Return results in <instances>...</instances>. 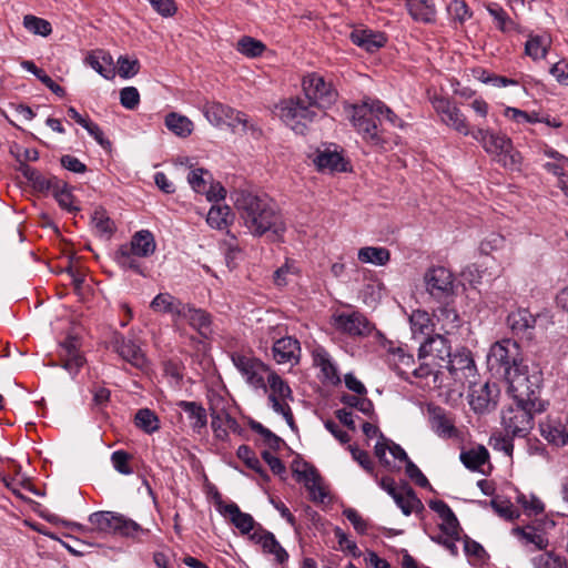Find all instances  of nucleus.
<instances>
[{
	"mask_svg": "<svg viewBox=\"0 0 568 568\" xmlns=\"http://www.w3.org/2000/svg\"><path fill=\"white\" fill-rule=\"evenodd\" d=\"M508 383V392L514 400L528 403L532 407H542L545 403L539 398L542 373L538 366L528 367L521 365L519 372L513 373L505 379Z\"/></svg>",
	"mask_w": 568,
	"mask_h": 568,
	"instance_id": "1",
	"label": "nucleus"
},
{
	"mask_svg": "<svg viewBox=\"0 0 568 568\" xmlns=\"http://www.w3.org/2000/svg\"><path fill=\"white\" fill-rule=\"evenodd\" d=\"M519 346L516 341L506 338L494 343L487 354V367L490 373L506 379L521 367Z\"/></svg>",
	"mask_w": 568,
	"mask_h": 568,
	"instance_id": "2",
	"label": "nucleus"
},
{
	"mask_svg": "<svg viewBox=\"0 0 568 568\" xmlns=\"http://www.w3.org/2000/svg\"><path fill=\"white\" fill-rule=\"evenodd\" d=\"M89 523L95 530L104 534L135 538L139 534L149 532L136 521L114 511H95L89 516Z\"/></svg>",
	"mask_w": 568,
	"mask_h": 568,
	"instance_id": "3",
	"label": "nucleus"
},
{
	"mask_svg": "<svg viewBox=\"0 0 568 568\" xmlns=\"http://www.w3.org/2000/svg\"><path fill=\"white\" fill-rule=\"evenodd\" d=\"M487 153L498 156L504 166H514L519 162V153L514 151L511 140L501 133L488 129H477L470 134Z\"/></svg>",
	"mask_w": 568,
	"mask_h": 568,
	"instance_id": "4",
	"label": "nucleus"
},
{
	"mask_svg": "<svg viewBox=\"0 0 568 568\" xmlns=\"http://www.w3.org/2000/svg\"><path fill=\"white\" fill-rule=\"evenodd\" d=\"M545 410L542 407H532L528 403H518L515 400L501 413V424L508 435L526 436L534 425V415Z\"/></svg>",
	"mask_w": 568,
	"mask_h": 568,
	"instance_id": "5",
	"label": "nucleus"
},
{
	"mask_svg": "<svg viewBox=\"0 0 568 568\" xmlns=\"http://www.w3.org/2000/svg\"><path fill=\"white\" fill-rule=\"evenodd\" d=\"M314 108L316 105H311L308 100L305 101L302 98L287 99L277 105L282 121L300 134H303L307 124L317 118Z\"/></svg>",
	"mask_w": 568,
	"mask_h": 568,
	"instance_id": "6",
	"label": "nucleus"
},
{
	"mask_svg": "<svg viewBox=\"0 0 568 568\" xmlns=\"http://www.w3.org/2000/svg\"><path fill=\"white\" fill-rule=\"evenodd\" d=\"M303 92L311 105H316L320 110L329 109L336 101L338 93L332 83L326 82L317 73H310L303 78Z\"/></svg>",
	"mask_w": 568,
	"mask_h": 568,
	"instance_id": "7",
	"label": "nucleus"
},
{
	"mask_svg": "<svg viewBox=\"0 0 568 568\" xmlns=\"http://www.w3.org/2000/svg\"><path fill=\"white\" fill-rule=\"evenodd\" d=\"M450 377L460 386H473L477 379V367L469 349L463 347L456 349L445 363Z\"/></svg>",
	"mask_w": 568,
	"mask_h": 568,
	"instance_id": "8",
	"label": "nucleus"
},
{
	"mask_svg": "<svg viewBox=\"0 0 568 568\" xmlns=\"http://www.w3.org/2000/svg\"><path fill=\"white\" fill-rule=\"evenodd\" d=\"M352 122L358 133L373 144H381L384 139L378 129L377 113L373 110V101L354 106Z\"/></svg>",
	"mask_w": 568,
	"mask_h": 568,
	"instance_id": "9",
	"label": "nucleus"
},
{
	"mask_svg": "<svg viewBox=\"0 0 568 568\" xmlns=\"http://www.w3.org/2000/svg\"><path fill=\"white\" fill-rule=\"evenodd\" d=\"M234 207L244 213H275L276 203L265 193L255 194L247 190H234L230 195Z\"/></svg>",
	"mask_w": 568,
	"mask_h": 568,
	"instance_id": "10",
	"label": "nucleus"
},
{
	"mask_svg": "<svg viewBox=\"0 0 568 568\" xmlns=\"http://www.w3.org/2000/svg\"><path fill=\"white\" fill-rule=\"evenodd\" d=\"M426 291L437 301H444L454 295L455 280L453 273L443 267H432L424 276Z\"/></svg>",
	"mask_w": 568,
	"mask_h": 568,
	"instance_id": "11",
	"label": "nucleus"
},
{
	"mask_svg": "<svg viewBox=\"0 0 568 568\" xmlns=\"http://www.w3.org/2000/svg\"><path fill=\"white\" fill-rule=\"evenodd\" d=\"M430 429L443 439H462V432L455 426V417L445 408L436 405L427 406Z\"/></svg>",
	"mask_w": 568,
	"mask_h": 568,
	"instance_id": "12",
	"label": "nucleus"
},
{
	"mask_svg": "<svg viewBox=\"0 0 568 568\" xmlns=\"http://www.w3.org/2000/svg\"><path fill=\"white\" fill-rule=\"evenodd\" d=\"M432 104L443 123L464 135L471 134L466 116L455 103L443 97H434Z\"/></svg>",
	"mask_w": 568,
	"mask_h": 568,
	"instance_id": "13",
	"label": "nucleus"
},
{
	"mask_svg": "<svg viewBox=\"0 0 568 568\" xmlns=\"http://www.w3.org/2000/svg\"><path fill=\"white\" fill-rule=\"evenodd\" d=\"M468 387L470 389L469 405L475 413L486 414L496 408L500 390L495 383L486 382L477 385L475 382L473 386Z\"/></svg>",
	"mask_w": 568,
	"mask_h": 568,
	"instance_id": "14",
	"label": "nucleus"
},
{
	"mask_svg": "<svg viewBox=\"0 0 568 568\" xmlns=\"http://www.w3.org/2000/svg\"><path fill=\"white\" fill-rule=\"evenodd\" d=\"M232 362L251 386L266 389L264 374L270 368L263 362L241 354L232 355Z\"/></svg>",
	"mask_w": 568,
	"mask_h": 568,
	"instance_id": "15",
	"label": "nucleus"
},
{
	"mask_svg": "<svg viewBox=\"0 0 568 568\" xmlns=\"http://www.w3.org/2000/svg\"><path fill=\"white\" fill-rule=\"evenodd\" d=\"M452 354L450 343L440 334L426 338L418 349L419 358H429L434 365L439 367H444Z\"/></svg>",
	"mask_w": 568,
	"mask_h": 568,
	"instance_id": "16",
	"label": "nucleus"
},
{
	"mask_svg": "<svg viewBox=\"0 0 568 568\" xmlns=\"http://www.w3.org/2000/svg\"><path fill=\"white\" fill-rule=\"evenodd\" d=\"M204 115L207 121L215 126L227 124L235 128L236 124H242L245 128L247 124V119L244 113L219 102L207 103L204 106Z\"/></svg>",
	"mask_w": 568,
	"mask_h": 568,
	"instance_id": "17",
	"label": "nucleus"
},
{
	"mask_svg": "<svg viewBox=\"0 0 568 568\" xmlns=\"http://www.w3.org/2000/svg\"><path fill=\"white\" fill-rule=\"evenodd\" d=\"M334 326L336 329L353 336L368 335L374 328L373 324L359 312L335 315Z\"/></svg>",
	"mask_w": 568,
	"mask_h": 568,
	"instance_id": "18",
	"label": "nucleus"
},
{
	"mask_svg": "<svg viewBox=\"0 0 568 568\" xmlns=\"http://www.w3.org/2000/svg\"><path fill=\"white\" fill-rule=\"evenodd\" d=\"M111 346L123 361L132 366L143 368L146 365L145 355L133 339L115 333L112 336Z\"/></svg>",
	"mask_w": 568,
	"mask_h": 568,
	"instance_id": "19",
	"label": "nucleus"
},
{
	"mask_svg": "<svg viewBox=\"0 0 568 568\" xmlns=\"http://www.w3.org/2000/svg\"><path fill=\"white\" fill-rule=\"evenodd\" d=\"M273 358L277 364L297 365L301 358V344L292 336L276 339L272 347Z\"/></svg>",
	"mask_w": 568,
	"mask_h": 568,
	"instance_id": "20",
	"label": "nucleus"
},
{
	"mask_svg": "<svg viewBox=\"0 0 568 568\" xmlns=\"http://www.w3.org/2000/svg\"><path fill=\"white\" fill-rule=\"evenodd\" d=\"M251 539L258 544L265 554L273 555L277 564L283 565L287 561L288 554L277 541L274 534L260 529L251 535Z\"/></svg>",
	"mask_w": 568,
	"mask_h": 568,
	"instance_id": "21",
	"label": "nucleus"
},
{
	"mask_svg": "<svg viewBox=\"0 0 568 568\" xmlns=\"http://www.w3.org/2000/svg\"><path fill=\"white\" fill-rule=\"evenodd\" d=\"M219 511L242 532L248 534L254 528V519L250 514L241 511L240 507L235 503L217 504Z\"/></svg>",
	"mask_w": 568,
	"mask_h": 568,
	"instance_id": "22",
	"label": "nucleus"
},
{
	"mask_svg": "<svg viewBox=\"0 0 568 568\" xmlns=\"http://www.w3.org/2000/svg\"><path fill=\"white\" fill-rule=\"evenodd\" d=\"M180 320L187 321L189 324L205 338H207L212 333L211 316L201 308H195L190 304H185L184 310H182L179 317V321Z\"/></svg>",
	"mask_w": 568,
	"mask_h": 568,
	"instance_id": "23",
	"label": "nucleus"
},
{
	"mask_svg": "<svg viewBox=\"0 0 568 568\" xmlns=\"http://www.w3.org/2000/svg\"><path fill=\"white\" fill-rule=\"evenodd\" d=\"M272 216L273 215H240V219L247 230L255 235L272 232L274 235L278 236L284 231V227L282 224H276L271 221Z\"/></svg>",
	"mask_w": 568,
	"mask_h": 568,
	"instance_id": "24",
	"label": "nucleus"
},
{
	"mask_svg": "<svg viewBox=\"0 0 568 568\" xmlns=\"http://www.w3.org/2000/svg\"><path fill=\"white\" fill-rule=\"evenodd\" d=\"M19 165L17 170L27 179L31 186L39 192H50L52 187H57L58 178H45L37 169L31 168L20 160L18 156Z\"/></svg>",
	"mask_w": 568,
	"mask_h": 568,
	"instance_id": "25",
	"label": "nucleus"
},
{
	"mask_svg": "<svg viewBox=\"0 0 568 568\" xmlns=\"http://www.w3.org/2000/svg\"><path fill=\"white\" fill-rule=\"evenodd\" d=\"M536 324V318L526 308H519L508 314L507 326L515 335L531 336V331Z\"/></svg>",
	"mask_w": 568,
	"mask_h": 568,
	"instance_id": "26",
	"label": "nucleus"
},
{
	"mask_svg": "<svg viewBox=\"0 0 568 568\" xmlns=\"http://www.w3.org/2000/svg\"><path fill=\"white\" fill-rule=\"evenodd\" d=\"M125 245L126 250L138 257H149L153 255L156 248L154 236L148 230L135 232L131 237L130 244Z\"/></svg>",
	"mask_w": 568,
	"mask_h": 568,
	"instance_id": "27",
	"label": "nucleus"
},
{
	"mask_svg": "<svg viewBox=\"0 0 568 568\" xmlns=\"http://www.w3.org/2000/svg\"><path fill=\"white\" fill-rule=\"evenodd\" d=\"M211 427L215 438L226 440L229 438V430L239 432L240 425L226 410L212 409L211 413Z\"/></svg>",
	"mask_w": 568,
	"mask_h": 568,
	"instance_id": "28",
	"label": "nucleus"
},
{
	"mask_svg": "<svg viewBox=\"0 0 568 568\" xmlns=\"http://www.w3.org/2000/svg\"><path fill=\"white\" fill-rule=\"evenodd\" d=\"M409 16L416 22L429 24L436 20V8L433 0H405Z\"/></svg>",
	"mask_w": 568,
	"mask_h": 568,
	"instance_id": "29",
	"label": "nucleus"
},
{
	"mask_svg": "<svg viewBox=\"0 0 568 568\" xmlns=\"http://www.w3.org/2000/svg\"><path fill=\"white\" fill-rule=\"evenodd\" d=\"M314 163L320 171L327 170L329 172H346L348 166V163L339 152L336 150L332 151L329 149L320 151L314 159Z\"/></svg>",
	"mask_w": 568,
	"mask_h": 568,
	"instance_id": "30",
	"label": "nucleus"
},
{
	"mask_svg": "<svg viewBox=\"0 0 568 568\" xmlns=\"http://www.w3.org/2000/svg\"><path fill=\"white\" fill-rule=\"evenodd\" d=\"M184 303L169 293L158 294L151 302V308L154 312L171 314L174 321L179 317L184 310Z\"/></svg>",
	"mask_w": 568,
	"mask_h": 568,
	"instance_id": "31",
	"label": "nucleus"
},
{
	"mask_svg": "<svg viewBox=\"0 0 568 568\" xmlns=\"http://www.w3.org/2000/svg\"><path fill=\"white\" fill-rule=\"evenodd\" d=\"M351 40L354 44L365 49L368 52H375L386 42V37L379 32L371 30H354L351 33Z\"/></svg>",
	"mask_w": 568,
	"mask_h": 568,
	"instance_id": "32",
	"label": "nucleus"
},
{
	"mask_svg": "<svg viewBox=\"0 0 568 568\" xmlns=\"http://www.w3.org/2000/svg\"><path fill=\"white\" fill-rule=\"evenodd\" d=\"M88 64L94 69L99 74H101L104 79H113L115 75V68L113 63V59L110 53L99 50L92 52L87 58Z\"/></svg>",
	"mask_w": 568,
	"mask_h": 568,
	"instance_id": "33",
	"label": "nucleus"
},
{
	"mask_svg": "<svg viewBox=\"0 0 568 568\" xmlns=\"http://www.w3.org/2000/svg\"><path fill=\"white\" fill-rule=\"evenodd\" d=\"M434 316L446 335L454 334L462 325V318L457 311L448 305L438 307L434 312Z\"/></svg>",
	"mask_w": 568,
	"mask_h": 568,
	"instance_id": "34",
	"label": "nucleus"
},
{
	"mask_svg": "<svg viewBox=\"0 0 568 568\" xmlns=\"http://www.w3.org/2000/svg\"><path fill=\"white\" fill-rule=\"evenodd\" d=\"M542 437L557 446L568 444V426L561 422L550 420L540 425Z\"/></svg>",
	"mask_w": 568,
	"mask_h": 568,
	"instance_id": "35",
	"label": "nucleus"
},
{
	"mask_svg": "<svg viewBox=\"0 0 568 568\" xmlns=\"http://www.w3.org/2000/svg\"><path fill=\"white\" fill-rule=\"evenodd\" d=\"M394 501L405 516H409L412 513H420L424 509V505L420 499L407 485L403 486L402 491L394 496Z\"/></svg>",
	"mask_w": 568,
	"mask_h": 568,
	"instance_id": "36",
	"label": "nucleus"
},
{
	"mask_svg": "<svg viewBox=\"0 0 568 568\" xmlns=\"http://www.w3.org/2000/svg\"><path fill=\"white\" fill-rule=\"evenodd\" d=\"M314 364L321 368L323 377L326 382L333 385H336L341 382L337 368L332 362L329 354L325 349L318 348L314 352Z\"/></svg>",
	"mask_w": 568,
	"mask_h": 568,
	"instance_id": "37",
	"label": "nucleus"
},
{
	"mask_svg": "<svg viewBox=\"0 0 568 568\" xmlns=\"http://www.w3.org/2000/svg\"><path fill=\"white\" fill-rule=\"evenodd\" d=\"M178 406L183 409L191 420V427L200 432L207 424V416L205 408L196 402L181 400Z\"/></svg>",
	"mask_w": 568,
	"mask_h": 568,
	"instance_id": "38",
	"label": "nucleus"
},
{
	"mask_svg": "<svg viewBox=\"0 0 568 568\" xmlns=\"http://www.w3.org/2000/svg\"><path fill=\"white\" fill-rule=\"evenodd\" d=\"M386 450H389L390 455L398 460L406 462L408 458L406 452L395 443H388V440L379 434V440L375 445V455L381 463L389 465L390 462L386 458Z\"/></svg>",
	"mask_w": 568,
	"mask_h": 568,
	"instance_id": "39",
	"label": "nucleus"
},
{
	"mask_svg": "<svg viewBox=\"0 0 568 568\" xmlns=\"http://www.w3.org/2000/svg\"><path fill=\"white\" fill-rule=\"evenodd\" d=\"M410 329L413 336H426L433 332L434 324L429 314L426 311L416 310L409 316Z\"/></svg>",
	"mask_w": 568,
	"mask_h": 568,
	"instance_id": "40",
	"label": "nucleus"
},
{
	"mask_svg": "<svg viewBox=\"0 0 568 568\" xmlns=\"http://www.w3.org/2000/svg\"><path fill=\"white\" fill-rule=\"evenodd\" d=\"M357 257L362 263L384 266L389 262L390 253L385 247L365 246L359 248Z\"/></svg>",
	"mask_w": 568,
	"mask_h": 568,
	"instance_id": "41",
	"label": "nucleus"
},
{
	"mask_svg": "<svg viewBox=\"0 0 568 568\" xmlns=\"http://www.w3.org/2000/svg\"><path fill=\"white\" fill-rule=\"evenodd\" d=\"M515 532L524 540L526 544H531L538 550H545L548 545V538L546 535L538 528L532 526H527L524 528H516Z\"/></svg>",
	"mask_w": 568,
	"mask_h": 568,
	"instance_id": "42",
	"label": "nucleus"
},
{
	"mask_svg": "<svg viewBox=\"0 0 568 568\" xmlns=\"http://www.w3.org/2000/svg\"><path fill=\"white\" fill-rule=\"evenodd\" d=\"M165 125L175 135L181 138L189 136L193 131L192 121L189 118L178 113L168 114L165 116Z\"/></svg>",
	"mask_w": 568,
	"mask_h": 568,
	"instance_id": "43",
	"label": "nucleus"
},
{
	"mask_svg": "<svg viewBox=\"0 0 568 568\" xmlns=\"http://www.w3.org/2000/svg\"><path fill=\"white\" fill-rule=\"evenodd\" d=\"M57 187H52L50 192L54 196V199L58 201L60 207L62 210L68 211H80L81 207H79L75 202L73 194L71 190L68 187L67 183L62 180L58 179Z\"/></svg>",
	"mask_w": 568,
	"mask_h": 568,
	"instance_id": "44",
	"label": "nucleus"
},
{
	"mask_svg": "<svg viewBox=\"0 0 568 568\" xmlns=\"http://www.w3.org/2000/svg\"><path fill=\"white\" fill-rule=\"evenodd\" d=\"M186 180L194 192L202 194L213 180V175L203 168H195L190 170Z\"/></svg>",
	"mask_w": 568,
	"mask_h": 568,
	"instance_id": "45",
	"label": "nucleus"
},
{
	"mask_svg": "<svg viewBox=\"0 0 568 568\" xmlns=\"http://www.w3.org/2000/svg\"><path fill=\"white\" fill-rule=\"evenodd\" d=\"M90 225L93 233L104 240H109L115 231V224L109 215H90Z\"/></svg>",
	"mask_w": 568,
	"mask_h": 568,
	"instance_id": "46",
	"label": "nucleus"
},
{
	"mask_svg": "<svg viewBox=\"0 0 568 568\" xmlns=\"http://www.w3.org/2000/svg\"><path fill=\"white\" fill-rule=\"evenodd\" d=\"M489 458L488 450L484 446H478L460 454V460L468 469L476 470L483 466Z\"/></svg>",
	"mask_w": 568,
	"mask_h": 568,
	"instance_id": "47",
	"label": "nucleus"
},
{
	"mask_svg": "<svg viewBox=\"0 0 568 568\" xmlns=\"http://www.w3.org/2000/svg\"><path fill=\"white\" fill-rule=\"evenodd\" d=\"M486 9L488 13L493 17L497 29L500 30L501 32H508L516 28L515 21L498 3H489L486 6Z\"/></svg>",
	"mask_w": 568,
	"mask_h": 568,
	"instance_id": "48",
	"label": "nucleus"
},
{
	"mask_svg": "<svg viewBox=\"0 0 568 568\" xmlns=\"http://www.w3.org/2000/svg\"><path fill=\"white\" fill-rule=\"evenodd\" d=\"M265 44L252 37L244 36L236 43V50L247 58H256L263 54Z\"/></svg>",
	"mask_w": 568,
	"mask_h": 568,
	"instance_id": "49",
	"label": "nucleus"
},
{
	"mask_svg": "<svg viewBox=\"0 0 568 568\" xmlns=\"http://www.w3.org/2000/svg\"><path fill=\"white\" fill-rule=\"evenodd\" d=\"M532 565L535 568H567V560L554 551H545L532 558Z\"/></svg>",
	"mask_w": 568,
	"mask_h": 568,
	"instance_id": "50",
	"label": "nucleus"
},
{
	"mask_svg": "<svg viewBox=\"0 0 568 568\" xmlns=\"http://www.w3.org/2000/svg\"><path fill=\"white\" fill-rule=\"evenodd\" d=\"M549 40L546 37H530L525 44V52L534 60L542 59L547 54Z\"/></svg>",
	"mask_w": 568,
	"mask_h": 568,
	"instance_id": "51",
	"label": "nucleus"
},
{
	"mask_svg": "<svg viewBox=\"0 0 568 568\" xmlns=\"http://www.w3.org/2000/svg\"><path fill=\"white\" fill-rule=\"evenodd\" d=\"M267 383L271 390L268 397L285 399L292 396V390L290 386L275 372H270L267 376Z\"/></svg>",
	"mask_w": 568,
	"mask_h": 568,
	"instance_id": "52",
	"label": "nucleus"
},
{
	"mask_svg": "<svg viewBox=\"0 0 568 568\" xmlns=\"http://www.w3.org/2000/svg\"><path fill=\"white\" fill-rule=\"evenodd\" d=\"M236 455L246 464L247 467L256 471L264 480H268L270 477L267 473L264 470L261 462L248 446L241 445L237 448Z\"/></svg>",
	"mask_w": 568,
	"mask_h": 568,
	"instance_id": "53",
	"label": "nucleus"
},
{
	"mask_svg": "<svg viewBox=\"0 0 568 568\" xmlns=\"http://www.w3.org/2000/svg\"><path fill=\"white\" fill-rule=\"evenodd\" d=\"M135 425L148 434L156 432L160 427L158 416L148 408L138 410Z\"/></svg>",
	"mask_w": 568,
	"mask_h": 568,
	"instance_id": "54",
	"label": "nucleus"
},
{
	"mask_svg": "<svg viewBox=\"0 0 568 568\" xmlns=\"http://www.w3.org/2000/svg\"><path fill=\"white\" fill-rule=\"evenodd\" d=\"M23 26L28 31L41 37H48L52 32L48 20L31 14L23 18Z\"/></svg>",
	"mask_w": 568,
	"mask_h": 568,
	"instance_id": "55",
	"label": "nucleus"
},
{
	"mask_svg": "<svg viewBox=\"0 0 568 568\" xmlns=\"http://www.w3.org/2000/svg\"><path fill=\"white\" fill-rule=\"evenodd\" d=\"M136 256L126 250V245H121L114 253V261L123 268L133 270L141 274L140 264Z\"/></svg>",
	"mask_w": 568,
	"mask_h": 568,
	"instance_id": "56",
	"label": "nucleus"
},
{
	"mask_svg": "<svg viewBox=\"0 0 568 568\" xmlns=\"http://www.w3.org/2000/svg\"><path fill=\"white\" fill-rule=\"evenodd\" d=\"M373 110L377 113L379 124L387 121L392 126H402V120L385 103L379 100L373 101Z\"/></svg>",
	"mask_w": 568,
	"mask_h": 568,
	"instance_id": "57",
	"label": "nucleus"
},
{
	"mask_svg": "<svg viewBox=\"0 0 568 568\" xmlns=\"http://www.w3.org/2000/svg\"><path fill=\"white\" fill-rule=\"evenodd\" d=\"M447 11L454 21L464 23L473 16L467 3L463 0H452L447 7Z\"/></svg>",
	"mask_w": 568,
	"mask_h": 568,
	"instance_id": "58",
	"label": "nucleus"
},
{
	"mask_svg": "<svg viewBox=\"0 0 568 568\" xmlns=\"http://www.w3.org/2000/svg\"><path fill=\"white\" fill-rule=\"evenodd\" d=\"M341 402L349 407H355L363 414L371 416L374 412V405L367 397H358L356 395H343Z\"/></svg>",
	"mask_w": 568,
	"mask_h": 568,
	"instance_id": "59",
	"label": "nucleus"
},
{
	"mask_svg": "<svg viewBox=\"0 0 568 568\" xmlns=\"http://www.w3.org/2000/svg\"><path fill=\"white\" fill-rule=\"evenodd\" d=\"M118 73L123 79L134 77L140 70V62L138 59L129 58L128 55H120L116 62Z\"/></svg>",
	"mask_w": 568,
	"mask_h": 568,
	"instance_id": "60",
	"label": "nucleus"
},
{
	"mask_svg": "<svg viewBox=\"0 0 568 568\" xmlns=\"http://www.w3.org/2000/svg\"><path fill=\"white\" fill-rule=\"evenodd\" d=\"M504 114L506 118L514 120L516 122H528V123H538L540 121V116L537 112H526L516 108L508 106L505 109Z\"/></svg>",
	"mask_w": 568,
	"mask_h": 568,
	"instance_id": "61",
	"label": "nucleus"
},
{
	"mask_svg": "<svg viewBox=\"0 0 568 568\" xmlns=\"http://www.w3.org/2000/svg\"><path fill=\"white\" fill-rule=\"evenodd\" d=\"M489 446L497 452H503L506 456L510 457L514 450L513 439L501 434H494L489 438Z\"/></svg>",
	"mask_w": 568,
	"mask_h": 568,
	"instance_id": "62",
	"label": "nucleus"
},
{
	"mask_svg": "<svg viewBox=\"0 0 568 568\" xmlns=\"http://www.w3.org/2000/svg\"><path fill=\"white\" fill-rule=\"evenodd\" d=\"M120 102L128 110H134L140 103V93L134 87H125L120 91Z\"/></svg>",
	"mask_w": 568,
	"mask_h": 568,
	"instance_id": "63",
	"label": "nucleus"
},
{
	"mask_svg": "<svg viewBox=\"0 0 568 568\" xmlns=\"http://www.w3.org/2000/svg\"><path fill=\"white\" fill-rule=\"evenodd\" d=\"M131 456L124 450H115L111 455V462L115 470L123 475L132 474V468L128 465Z\"/></svg>",
	"mask_w": 568,
	"mask_h": 568,
	"instance_id": "64",
	"label": "nucleus"
}]
</instances>
